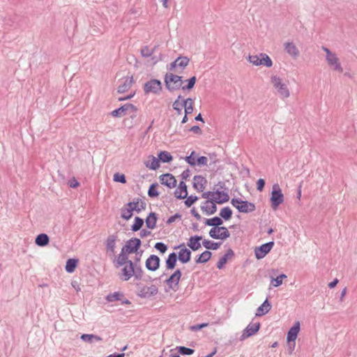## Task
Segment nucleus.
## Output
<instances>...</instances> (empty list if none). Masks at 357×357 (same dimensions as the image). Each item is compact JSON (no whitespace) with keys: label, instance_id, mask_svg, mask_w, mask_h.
Instances as JSON below:
<instances>
[{"label":"nucleus","instance_id":"f257e3e1","mask_svg":"<svg viewBox=\"0 0 357 357\" xmlns=\"http://www.w3.org/2000/svg\"><path fill=\"white\" fill-rule=\"evenodd\" d=\"M222 223V220L218 216L206 220L205 224L213 227L208 233L212 238L225 240L230 236V233L227 227H220Z\"/></svg>","mask_w":357,"mask_h":357},{"label":"nucleus","instance_id":"f03ea898","mask_svg":"<svg viewBox=\"0 0 357 357\" xmlns=\"http://www.w3.org/2000/svg\"><path fill=\"white\" fill-rule=\"evenodd\" d=\"M122 268L119 278L123 281H128L132 277L135 279L139 280L142 278L144 271L141 266H135V263L132 261H129L128 264Z\"/></svg>","mask_w":357,"mask_h":357},{"label":"nucleus","instance_id":"7ed1b4c3","mask_svg":"<svg viewBox=\"0 0 357 357\" xmlns=\"http://www.w3.org/2000/svg\"><path fill=\"white\" fill-rule=\"evenodd\" d=\"M322 50L326 53V61L328 66L334 71L343 72V67L341 65L339 58L335 52L331 51L328 47L322 46Z\"/></svg>","mask_w":357,"mask_h":357},{"label":"nucleus","instance_id":"20e7f679","mask_svg":"<svg viewBox=\"0 0 357 357\" xmlns=\"http://www.w3.org/2000/svg\"><path fill=\"white\" fill-rule=\"evenodd\" d=\"M271 82L277 93L281 98L284 99L289 97L290 92L289 88L287 84L282 81V78L277 75H273L271 77Z\"/></svg>","mask_w":357,"mask_h":357},{"label":"nucleus","instance_id":"39448f33","mask_svg":"<svg viewBox=\"0 0 357 357\" xmlns=\"http://www.w3.org/2000/svg\"><path fill=\"white\" fill-rule=\"evenodd\" d=\"M164 81L167 89L171 92L181 89L183 83L181 76L173 73H167L165 75Z\"/></svg>","mask_w":357,"mask_h":357},{"label":"nucleus","instance_id":"423d86ee","mask_svg":"<svg viewBox=\"0 0 357 357\" xmlns=\"http://www.w3.org/2000/svg\"><path fill=\"white\" fill-rule=\"evenodd\" d=\"M216 186L218 188L214 191L213 201L219 204L227 202L229 199V196L225 187V183L224 182H219Z\"/></svg>","mask_w":357,"mask_h":357},{"label":"nucleus","instance_id":"0eeeda50","mask_svg":"<svg viewBox=\"0 0 357 357\" xmlns=\"http://www.w3.org/2000/svg\"><path fill=\"white\" fill-rule=\"evenodd\" d=\"M231 203L241 213H251L256 208L255 205L253 203L248 201H243L239 198L231 199Z\"/></svg>","mask_w":357,"mask_h":357},{"label":"nucleus","instance_id":"6e6552de","mask_svg":"<svg viewBox=\"0 0 357 357\" xmlns=\"http://www.w3.org/2000/svg\"><path fill=\"white\" fill-rule=\"evenodd\" d=\"M248 61L254 66H264L270 68L273 66V61L271 58L264 53H261L256 55H250Z\"/></svg>","mask_w":357,"mask_h":357},{"label":"nucleus","instance_id":"1a4fd4ad","mask_svg":"<svg viewBox=\"0 0 357 357\" xmlns=\"http://www.w3.org/2000/svg\"><path fill=\"white\" fill-rule=\"evenodd\" d=\"M270 199L271 207L275 210L284 202V195L279 185L277 183L274 184L272 187Z\"/></svg>","mask_w":357,"mask_h":357},{"label":"nucleus","instance_id":"9d476101","mask_svg":"<svg viewBox=\"0 0 357 357\" xmlns=\"http://www.w3.org/2000/svg\"><path fill=\"white\" fill-rule=\"evenodd\" d=\"M190 59L187 56H178L173 62L170 63L167 68L169 71L176 73L181 72L189 64Z\"/></svg>","mask_w":357,"mask_h":357},{"label":"nucleus","instance_id":"9b49d317","mask_svg":"<svg viewBox=\"0 0 357 357\" xmlns=\"http://www.w3.org/2000/svg\"><path fill=\"white\" fill-rule=\"evenodd\" d=\"M119 241L118 234L116 233L109 235L105 240V245L107 255L112 258L116 255V242Z\"/></svg>","mask_w":357,"mask_h":357},{"label":"nucleus","instance_id":"f8f14e48","mask_svg":"<svg viewBox=\"0 0 357 357\" xmlns=\"http://www.w3.org/2000/svg\"><path fill=\"white\" fill-rule=\"evenodd\" d=\"M136 285L138 290L137 296L140 298H149L156 295L158 292V287L154 284L149 287L141 284H137Z\"/></svg>","mask_w":357,"mask_h":357},{"label":"nucleus","instance_id":"ddd939ff","mask_svg":"<svg viewBox=\"0 0 357 357\" xmlns=\"http://www.w3.org/2000/svg\"><path fill=\"white\" fill-rule=\"evenodd\" d=\"M162 91V83L159 79H152L146 82L144 85L145 94L153 93L158 95Z\"/></svg>","mask_w":357,"mask_h":357},{"label":"nucleus","instance_id":"4468645a","mask_svg":"<svg viewBox=\"0 0 357 357\" xmlns=\"http://www.w3.org/2000/svg\"><path fill=\"white\" fill-rule=\"evenodd\" d=\"M273 245L274 242L270 241L266 243L262 244L259 247H256L255 249V257L257 259H263L271 250Z\"/></svg>","mask_w":357,"mask_h":357},{"label":"nucleus","instance_id":"2eb2a0df","mask_svg":"<svg viewBox=\"0 0 357 357\" xmlns=\"http://www.w3.org/2000/svg\"><path fill=\"white\" fill-rule=\"evenodd\" d=\"M137 110V107L130 103L125 104L119 108L113 110L111 112V115L114 117H122L125 116L128 112H136Z\"/></svg>","mask_w":357,"mask_h":357},{"label":"nucleus","instance_id":"dca6fc26","mask_svg":"<svg viewBox=\"0 0 357 357\" xmlns=\"http://www.w3.org/2000/svg\"><path fill=\"white\" fill-rule=\"evenodd\" d=\"M181 277V272L177 269L174 273L166 280L167 285L173 290L176 291L178 289V283Z\"/></svg>","mask_w":357,"mask_h":357},{"label":"nucleus","instance_id":"f3484780","mask_svg":"<svg viewBox=\"0 0 357 357\" xmlns=\"http://www.w3.org/2000/svg\"><path fill=\"white\" fill-rule=\"evenodd\" d=\"M142 244V242L140 239L137 238H132L129 239L122 247V248L129 254L131 253H135L137 252L138 249L139 248L140 245Z\"/></svg>","mask_w":357,"mask_h":357},{"label":"nucleus","instance_id":"a211bd4d","mask_svg":"<svg viewBox=\"0 0 357 357\" xmlns=\"http://www.w3.org/2000/svg\"><path fill=\"white\" fill-rule=\"evenodd\" d=\"M134 82L132 76H127L121 78L119 80V85L117 88V92L123 93L128 91L132 86Z\"/></svg>","mask_w":357,"mask_h":357},{"label":"nucleus","instance_id":"6ab92c4d","mask_svg":"<svg viewBox=\"0 0 357 357\" xmlns=\"http://www.w3.org/2000/svg\"><path fill=\"white\" fill-rule=\"evenodd\" d=\"M259 322L248 324V326L243 330V333L240 337V340H244L246 338L255 335L259 331Z\"/></svg>","mask_w":357,"mask_h":357},{"label":"nucleus","instance_id":"aec40b11","mask_svg":"<svg viewBox=\"0 0 357 357\" xmlns=\"http://www.w3.org/2000/svg\"><path fill=\"white\" fill-rule=\"evenodd\" d=\"M160 258L155 255H150L146 260V268L151 271H155L160 266Z\"/></svg>","mask_w":357,"mask_h":357},{"label":"nucleus","instance_id":"412c9836","mask_svg":"<svg viewBox=\"0 0 357 357\" xmlns=\"http://www.w3.org/2000/svg\"><path fill=\"white\" fill-rule=\"evenodd\" d=\"M201 209L206 215H211L214 214L217 211V206L215 201L206 200L201 205Z\"/></svg>","mask_w":357,"mask_h":357},{"label":"nucleus","instance_id":"4be33fe9","mask_svg":"<svg viewBox=\"0 0 357 357\" xmlns=\"http://www.w3.org/2000/svg\"><path fill=\"white\" fill-rule=\"evenodd\" d=\"M285 52L293 59H296L300 55V51L296 45L292 42H286L284 43Z\"/></svg>","mask_w":357,"mask_h":357},{"label":"nucleus","instance_id":"5701e85b","mask_svg":"<svg viewBox=\"0 0 357 357\" xmlns=\"http://www.w3.org/2000/svg\"><path fill=\"white\" fill-rule=\"evenodd\" d=\"M300 331V322L296 321L294 324V326L289 330L287 333V340L289 343L291 342H294V346L295 345V340L298 336V334Z\"/></svg>","mask_w":357,"mask_h":357},{"label":"nucleus","instance_id":"b1692460","mask_svg":"<svg viewBox=\"0 0 357 357\" xmlns=\"http://www.w3.org/2000/svg\"><path fill=\"white\" fill-rule=\"evenodd\" d=\"M178 248H181L178 255V260L183 264L188 262L191 257L190 250L185 248L184 244L180 245Z\"/></svg>","mask_w":357,"mask_h":357},{"label":"nucleus","instance_id":"393cba45","mask_svg":"<svg viewBox=\"0 0 357 357\" xmlns=\"http://www.w3.org/2000/svg\"><path fill=\"white\" fill-rule=\"evenodd\" d=\"M128 255L129 253H127L123 248H121L119 255L116 257L115 256L113 257L114 263L116 264V266L119 267L126 264H128V261H130L128 257Z\"/></svg>","mask_w":357,"mask_h":357},{"label":"nucleus","instance_id":"a878e982","mask_svg":"<svg viewBox=\"0 0 357 357\" xmlns=\"http://www.w3.org/2000/svg\"><path fill=\"white\" fill-rule=\"evenodd\" d=\"M160 181L162 185H167L169 188L176 186V180L171 174H165L160 176Z\"/></svg>","mask_w":357,"mask_h":357},{"label":"nucleus","instance_id":"bb28decb","mask_svg":"<svg viewBox=\"0 0 357 357\" xmlns=\"http://www.w3.org/2000/svg\"><path fill=\"white\" fill-rule=\"evenodd\" d=\"M206 179L200 175L195 176L193 178V187L195 190L202 192L206 184Z\"/></svg>","mask_w":357,"mask_h":357},{"label":"nucleus","instance_id":"cd10ccee","mask_svg":"<svg viewBox=\"0 0 357 357\" xmlns=\"http://www.w3.org/2000/svg\"><path fill=\"white\" fill-rule=\"evenodd\" d=\"M174 195L176 198L182 199L188 196L187 185L183 181L179 183L178 186L174 191Z\"/></svg>","mask_w":357,"mask_h":357},{"label":"nucleus","instance_id":"c85d7f7f","mask_svg":"<svg viewBox=\"0 0 357 357\" xmlns=\"http://www.w3.org/2000/svg\"><path fill=\"white\" fill-rule=\"evenodd\" d=\"M127 206L133 208V211L139 213L146 208V203L142 200L137 199V201H133L127 204Z\"/></svg>","mask_w":357,"mask_h":357},{"label":"nucleus","instance_id":"c756f323","mask_svg":"<svg viewBox=\"0 0 357 357\" xmlns=\"http://www.w3.org/2000/svg\"><path fill=\"white\" fill-rule=\"evenodd\" d=\"M202 239L201 236H193L189 238L188 245L194 251L199 250L201 248L199 241Z\"/></svg>","mask_w":357,"mask_h":357},{"label":"nucleus","instance_id":"7c9ffc66","mask_svg":"<svg viewBox=\"0 0 357 357\" xmlns=\"http://www.w3.org/2000/svg\"><path fill=\"white\" fill-rule=\"evenodd\" d=\"M234 253L231 249H229L227 252L218 260L217 263V268L218 269H222L225 264L227 262V260L234 256Z\"/></svg>","mask_w":357,"mask_h":357},{"label":"nucleus","instance_id":"2f4dec72","mask_svg":"<svg viewBox=\"0 0 357 357\" xmlns=\"http://www.w3.org/2000/svg\"><path fill=\"white\" fill-rule=\"evenodd\" d=\"M271 305L268 299H266L264 303L257 308L256 315L261 316L268 313L271 310Z\"/></svg>","mask_w":357,"mask_h":357},{"label":"nucleus","instance_id":"473e14b6","mask_svg":"<svg viewBox=\"0 0 357 357\" xmlns=\"http://www.w3.org/2000/svg\"><path fill=\"white\" fill-rule=\"evenodd\" d=\"M49 242L50 238L46 234H40L36 236L35 239V243L40 247H44L47 245Z\"/></svg>","mask_w":357,"mask_h":357},{"label":"nucleus","instance_id":"72a5a7b5","mask_svg":"<svg viewBox=\"0 0 357 357\" xmlns=\"http://www.w3.org/2000/svg\"><path fill=\"white\" fill-rule=\"evenodd\" d=\"M157 216L155 213H150L145 220L146 225L149 229H153L155 227Z\"/></svg>","mask_w":357,"mask_h":357},{"label":"nucleus","instance_id":"f704fd0d","mask_svg":"<svg viewBox=\"0 0 357 357\" xmlns=\"http://www.w3.org/2000/svg\"><path fill=\"white\" fill-rule=\"evenodd\" d=\"M81 339L86 342L93 343L102 341V337L93 334H83L81 335Z\"/></svg>","mask_w":357,"mask_h":357},{"label":"nucleus","instance_id":"c9c22d12","mask_svg":"<svg viewBox=\"0 0 357 357\" xmlns=\"http://www.w3.org/2000/svg\"><path fill=\"white\" fill-rule=\"evenodd\" d=\"M145 165L150 169L155 170L160 167L159 159L151 155L149 157V160L145 162Z\"/></svg>","mask_w":357,"mask_h":357},{"label":"nucleus","instance_id":"e433bc0d","mask_svg":"<svg viewBox=\"0 0 357 357\" xmlns=\"http://www.w3.org/2000/svg\"><path fill=\"white\" fill-rule=\"evenodd\" d=\"M177 256L175 252H172L169 255L166 259V266L167 269H173L176 264Z\"/></svg>","mask_w":357,"mask_h":357},{"label":"nucleus","instance_id":"4c0bfd02","mask_svg":"<svg viewBox=\"0 0 357 357\" xmlns=\"http://www.w3.org/2000/svg\"><path fill=\"white\" fill-rule=\"evenodd\" d=\"M193 99L188 98L183 100V105L185 114H190L193 112Z\"/></svg>","mask_w":357,"mask_h":357},{"label":"nucleus","instance_id":"58836bf2","mask_svg":"<svg viewBox=\"0 0 357 357\" xmlns=\"http://www.w3.org/2000/svg\"><path fill=\"white\" fill-rule=\"evenodd\" d=\"M123 297L124 296L123 293L120 291H115L114 293L109 294L105 298L108 302H114L116 301H121Z\"/></svg>","mask_w":357,"mask_h":357},{"label":"nucleus","instance_id":"ea45409f","mask_svg":"<svg viewBox=\"0 0 357 357\" xmlns=\"http://www.w3.org/2000/svg\"><path fill=\"white\" fill-rule=\"evenodd\" d=\"M211 255L210 251L206 250L203 252L196 259V263L203 264L207 262L211 259Z\"/></svg>","mask_w":357,"mask_h":357},{"label":"nucleus","instance_id":"a19ab883","mask_svg":"<svg viewBox=\"0 0 357 357\" xmlns=\"http://www.w3.org/2000/svg\"><path fill=\"white\" fill-rule=\"evenodd\" d=\"M157 47L158 46H155L151 49L148 45H145L141 49V55L144 58H148L155 52Z\"/></svg>","mask_w":357,"mask_h":357},{"label":"nucleus","instance_id":"79ce46f5","mask_svg":"<svg viewBox=\"0 0 357 357\" xmlns=\"http://www.w3.org/2000/svg\"><path fill=\"white\" fill-rule=\"evenodd\" d=\"M202 245L206 249H211V250H215L218 249V248L220 246L221 243H220V242H213V241H209V240H204L202 242Z\"/></svg>","mask_w":357,"mask_h":357},{"label":"nucleus","instance_id":"37998d69","mask_svg":"<svg viewBox=\"0 0 357 357\" xmlns=\"http://www.w3.org/2000/svg\"><path fill=\"white\" fill-rule=\"evenodd\" d=\"M77 259H68L66 261V271L70 273H73L75 271V269L77 266Z\"/></svg>","mask_w":357,"mask_h":357},{"label":"nucleus","instance_id":"c03bdc74","mask_svg":"<svg viewBox=\"0 0 357 357\" xmlns=\"http://www.w3.org/2000/svg\"><path fill=\"white\" fill-rule=\"evenodd\" d=\"M158 159L162 162H169L172 160L173 157L169 152L163 151L158 154Z\"/></svg>","mask_w":357,"mask_h":357},{"label":"nucleus","instance_id":"a18cd8bd","mask_svg":"<svg viewBox=\"0 0 357 357\" xmlns=\"http://www.w3.org/2000/svg\"><path fill=\"white\" fill-rule=\"evenodd\" d=\"M220 215L225 220H229L232 215V211L229 206L224 207L221 209Z\"/></svg>","mask_w":357,"mask_h":357},{"label":"nucleus","instance_id":"49530a36","mask_svg":"<svg viewBox=\"0 0 357 357\" xmlns=\"http://www.w3.org/2000/svg\"><path fill=\"white\" fill-rule=\"evenodd\" d=\"M132 212L133 208H131L130 207L126 206V208H123L121 209V216L123 219L128 220L132 216Z\"/></svg>","mask_w":357,"mask_h":357},{"label":"nucleus","instance_id":"de8ad7c7","mask_svg":"<svg viewBox=\"0 0 357 357\" xmlns=\"http://www.w3.org/2000/svg\"><path fill=\"white\" fill-rule=\"evenodd\" d=\"M197 154L195 151H192L190 155L185 158V160L191 166L197 165Z\"/></svg>","mask_w":357,"mask_h":357},{"label":"nucleus","instance_id":"09e8293b","mask_svg":"<svg viewBox=\"0 0 357 357\" xmlns=\"http://www.w3.org/2000/svg\"><path fill=\"white\" fill-rule=\"evenodd\" d=\"M144 224V220L139 217H136L135 218V222L131 227V230L133 231H137L139 230Z\"/></svg>","mask_w":357,"mask_h":357},{"label":"nucleus","instance_id":"8fccbe9b","mask_svg":"<svg viewBox=\"0 0 357 357\" xmlns=\"http://www.w3.org/2000/svg\"><path fill=\"white\" fill-rule=\"evenodd\" d=\"M181 96L179 95L177 99L173 102L172 107L173 109L176 111L177 114H181L182 112V107H183V103L180 102V99H181Z\"/></svg>","mask_w":357,"mask_h":357},{"label":"nucleus","instance_id":"3c124183","mask_svg":"<svg viewBox=\"0 0 357 357\" xmlns=\"http://www.w3.org/2000/svg\"><path fill=\"white\" fill-rule=\"evenodd\" d=\"M196 80H197V78L195 76L190 77L189 79L187 80L188 84L185 86H182L181 89L183 91L192 89L195 84Z\"/></svg>","mask_w":357,"mask_h":357},{"label":"nucleus","instance_id":"603ef678","mask_svg":"<svg viewBox=\"0 0 357 357\" xmlns=\"http://www.w3.org/2000/svg\"><path fill=\"white\" fill-rule=\"evenodd\" d=\"M286 278L287 275L285 274H280L276 278H272L271 283L273 287H277L282 284V280Z\"/></svg>","mask_w":357,"mask_h":357},{"label":"nucleus","instance_id":"864d4df0","mask_svg":"<svg viewBox=\"0 0 357 357\" xmlns=\"http://www.w3.org/2000/svg\"><path fill=\"white\" fill-rule=\"evenodd\" d=\"M157 183H153L150 185L149 190H148V195L150 197H156L159 195V193L157 190Z\"/></svg>","mask_w":357,"mask_h":357},{"label":"nucleus","instance_id":"5fc2aeb1","mask_svg":"<svg viewBox=\"0 0 357 357\" xmlns=\"http://www.w3.org/2000/svg\"><path fill=\"white\" fill-rule=\"evenodd\" d=\"M176 350L182 355H192L195 351L192 349L182 346L177 347Z\"/></svg>","mask_w":357,"mask_h":357},{"label":"nucleus","instance_id":"6e6d98bb","mask_svg":"<svg viewBox=\"0 0 357 357\" xmlns=\"http://www.w3.org/2000/svg\"><path fill=\"white\" fill-rule=\"evenodd\" d=\"M185 198H186V199L185 201V204L188 207L191 206L197 200V196H193V195H190V196L187 197Z\"/></svg>","mask_w":357,"mask_h":357},{"label":"nucleus","instance_id":"4d7b16f0","mask_svg":"<svg viewBox=\"0 0 357 357\" xmlns=\"http://www.w3.org/2000/svg\"><path fill=\"white\" fill-rule=\"evenodd\" d=\"M155 248L159 250L161 253H165L167 250V245L162 242L156 243L155 245Z\"/></svg>","mask_w":357,"mask_h":357},{"label":"nucleus","instance_id":"13d9d810","mask_svg":"<svg viewBox=\"0 0 357 357\" xmlns=\"http://www.w3.org/2000/svg\"><path fill=\"white\" fill-rule=\"evenodd\" d=\"M114 181L121 183H125L126 182L125 176L119 173L114 175Z\"/></svg>","mask_w":357,"mask_h":357},{"label":"nucleus","instance_id":"bf43d9fd","mask_svg":"<svg viewBox=\"0 0 357 357\" xmlns=\"http://www.w3.org/2000/svg\"><path fill=\"white\" fill-rule=\"evenodd\" d=\"M208 158L205 156H200L197 158V165L205 166L207 165Z\"/></svg>","mask_w":357,"mask_h":357},{"label":"nucleus","instance_id":"052dcab7","mask_svg":"<svg viewBox=\"0 0 357 357\" xmlns=\"http://www.w3.org/2000/svg\"><path fill=\"white\" fill-rule=\"evenodd\" d=\"M208 326V323H202L200 324L193 325L190 327V330L192 331H197L203 328Z\"/></svg>","mask_w":357,"mask_h":357},{"label":"nucleus","instance_id":"680f3d73","mask_svg":"<svg viewBox=\"0 0 357 357\" xmlns=\"http://www.w3.org/2000/svg\"><path fill=\"white\" fill-rule=\"evenodd\" d=\"M213 196H214V191H208L205 192L202 194V197L204 199H208V200H213Z\"/></svg>","mask_w":357,"mask_h":357},{"label":"nucleus","instance_id":"e2e57ef3","mask_svg":"<svg viewBox=\"0 0 357 357\" xmlns=\"http://www.w3.org/2000/svg\"><path fill=\"white\" fill-rule=\"evenodd\" d=\"M265 185V181L263 178H259L257 182V189L259 191H262Z\"/></svg>","mask_w":357,"mask_h":357},{"label":"nucleus","instance_id":"0e129e2a","mask_svg":"<svg viewBox=\"0 0 357 357\" xmlns=\"http://www.w3.org/2000/svg\"><path fill=\"white\" fill-rule=\"evenodd\" d=\"M189 130L197 135L202 134V130L198 126H193Z\"/></svg>","mask_w":357,"mask_h":357},{"label":"nucleus","instance_id":"69168bd1","mask_svg":"<svg viewBox=\"0 0 357 357\" xmlns=\"http://www.w3.org/2000/svg\"><path fill=\"white\" fill-rule=\"evenodd\" d=\"M151 232L147 229H142L139 232V236L141 238H144L150 236Z\"/></svg>","mask_w":357,"mask_h":357},{"label":"nucleus","instance_id":"338daca9","mask_svg":"<svg viewBox=\"0 0 357 357\" xmlns=\"http://www.w3.org/2000/svg\"><path fill=\"white\" fill-rule=\"evenodd\" d=\"M191 213L197 220H201V215L197 213V211L195 208H192L191 210Z\"/></svg>","mask_w":357,"mask_h":357},{"label":"nucleus","instance_id":"774afa93","mask_svg":"<svg viewBox=\"0 0 357 357\" xmlns=\"http://www.w3.org/2000/svg\"><path fill=\"white\" fill-rule=\"evenodd\" d=\"M190 175V172L189 169L184 170L181 176L183 179H187Z\"/></svg>","mask_w":357,"mask_h":357}]
</instances>
